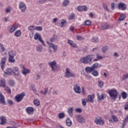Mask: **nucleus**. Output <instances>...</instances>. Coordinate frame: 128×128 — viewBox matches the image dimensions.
Returning a JSON list of instances; mask_svg holds the SVG:
<instances>
[{
	"label": "nucleus",
	"instance_id": "nucleus-1",
	"mask_svg": "<svg viewBox=\"0 0 128 128\" xmlns=\"http://www.w3.org/2000/svg\"><path fill=\"white\" fill-rule=\"evenodd\" d=\"M8 62H16V60H14V57L16 56V52L14 50H10L8 52Z\"/></svg>",
	"mask_w": 128,
	"mask_h": 128
},
{
	"label": "nucleus",
	"instance_id": "nucleus-2",
	"mask_svg": "<svg viewBox=\"0 0 128 128\" xmlns=\"http://www.w3.org/2000/svg\"><path fill=\"white\" fill-rule=\"evenodd\" d=\"M94 58V55H88V56L82 58V62H83V64H90Z\"/></svg>",
	"mask_w": 128,
	"mask_h": 128
},
{
	"label": "nucleus",
	"instance_id": "nucleus-3",
	"mask_svg": "<svg viewBox=\"0 0 128 128\" xmlns=\"http://www.w3.org/2000/svg\"><path fill=\"white\" fill-rule=\"evenodd\" d=\"M48 65L51 67L52 72H56L58 70V66L56 61L48 62Z\"/></svg>",
	"mask_w": 128,
	"mask_h": 128
},
{
	"label": "nucleus",
	"instance_id": "nucleus-4",
	"mask_svg": "<svg viewBox=\"0 0 128 128\" xmlns=\"http://www.w3.org/2000/svg\"><path fill=\"white\" fill-rule=\"evenodd\" d=\"M112 100H116L118 96V91L116 90H111L108 92Z\"/></svg>",
	"mask_w": 128,
	"mask_h": 128
},
{
	"label": "nucleus",
	"instance_id": "nucleus-5",
	"mask_svg": "<svg viewBox=\"0 0 128 128\" xmlns=\"http://www.w3.org/2000/svg\"><path fill=\"white\" fill-rule=\"evenodd\" d=\"M24 96H26V94L22 92V94H17L15 96V100L17 102H20Z\"/></svg>",
	"mask_w": 128,
	"mask_h": 128
},
{
	"label": "nucleus",
	"instance_id": "nucleus-6",
	"mask_svg": "<svg viewBox=\"0 0 128 128\" xmlns=\"http://www.w3.org/2000/svg\"><path fill=\"white\" fill-rule=\"evenodd\" d=\"M64 76L66 78H75L76 77V75H74V74L72 72H70V69L68 68H66V72L64 74Z\"/></svg>",
	"mask_w": 128,
	"mask_h": 128
},
{
	"label": "nucleus",
	"instance_id": "nucleus-7",
	"mask_svg": "<svg viewBox=\"0 0 128 128\" xmlns=\"http://www.w3.org/2000/svg\"><path fill=\"white\" fill-rule=\"evenodd\" d=\"M94 122L96 124H100V126H104V120H102V117L100 116L95 118Z\"/></svg>",
	"mask_w": 128,
	"mask_h": 128
},
{
	"label": "nucleus",
	"instance_id": "nucleus-8",
	"mask_svg": "<svg viewBox=\"0 0 128 128\" xmlns=\"http://www.w3.org/2000/svg\"><path fill=\"white\" fill-rule=\"evenodd\" d=\"M19 8L21 10L22 12H24L26 10V4H24L22 2H19Z\"/></svg>",
	"mask_w": 128,
	"mask_h": 128
},
{
	"label": "nucleus",
	"instance_id": "nucleus-9",
	"mask_svg": "<svg viewBox=\"0 0 128 128\" xmlns=\"http://www.w3.org/2000/svg\"><path fill=\"white\" fill-rule=\"evenodd\" d=\"M76 120L80 124H84L86 120L82 116L79 114L76 116Z\"/></svg>",
	"mask_w": 128,
	"mask_h": 128
},
{
	"label": "nucleus",
	"instance_id": "nucleus-10",
	"mask_svg": "<svg viewBox=\"0 0 128 128\" xmlns=\"http://www.w3.org/2000/svg\"><path fill=\"white\" fill-rule=\"evenodd\" d=\"M12 72L16 76H18L20 74V68L18 66H14L12 70Z\"/></svg>",
	"mask_w": 128,
	"mask_h": 128
},
{
	"label": "nucleus",
	"instance_id": "nucleus-11",
	"mask_svg": "<svg viewBox=\"0 0 128 128\" xmlns=\"http://www.w3.org/2000/svg\"><path fill=\"white\" fill-rule=\"evenodd\" d=\"M6 57L4 56L1 58V60L0 62V67L2 70H4V68L6 66Z\"/></svg>",
	"mask_w": 128,
	"mask_h": 128
},
{
	"label": "nucleus",
	"instance_id": "nucleus-12",
	"mask_svg": "<svg viewBox=\"0 0 128 128\" xmlns=\"http://www.w3.org/2000/svg\"><path fill=\"white\" fill-rule=\"evenodd\" d=\"M18 24H13L9 30L11 34L12 32H14L16 30H18Z\"/></svg>",
	"mask_w": 128,
	"mask_h": 128
},
{
	"label": "nucleus",
	"instance_id": "nucleus-13",
	"mask_svg": "<svg viewBox=\"0 0 128 128\" xmlns=\"http://www.w3.org/2000/svg\"><path fill=\"white\" fill-rule=\"evenodd\" d=\"M77 10L78 12H86L88 10V6H80L77 7Z\"/></svg>",
	"mask_w": 128,
	"mask_h": 128
},
{
	"label": "nucleus",
	"instance_id": "nucleus-14",
	"mask_svg": "<svg viewBox=\"0 0 128 128\" xmlns=\"http://www.w3.org/2000/svg\"><path fill=\"white\" fill-rule=\"evenodd\" d=\"M73 90L76 94H80L82 92L80 90V87L78 84L74 85Z\"/></svg>",
	"mask_w": 128,
	"mask_h": 128
},
{
	"label": "nucleus",
	"instance_id": "nucleus-15",
	"mask_svg": "<svg viewBox=\"0 0 128 128\" xmlns=\"http://www.w3.org/2000/svg\"><path fill=\"white\" fill-rule=\"evenodd\" d=\"M118 10H124L126 8V4L122 3V2H120L118 4Z\"/></svg>",
	"mask_w": 128,
	"mask_h": 128
},
{
	"label": "nucleus",
	"instance_id": "nucleus-16",
	"mask_svg": "<svg viewBox=\"0 0 128 128\" xmlns=\"http://www.w3.org/2000/svg\"><path fill=\"white\" fill-rule=\"evenodd\" d=\"M47 44H48L50 48H52L54 50V52H56L58 50V46L52 43H50L48 42H47Z\"/></svg>",
	"mask_w": 128,
	"mask_h": 128
},
{
	"label": "nucleus",
	"instance_id": "nucleus-17",
	"mask_svg": "<svg viewBox=\"0 0 128 128\" xmlns=\"http://www.w3.org/2000/svg\"><path fill=\"white\" fill-rule=\"evenodd\" d=\"M0 104H6V98L2 94V93L0 92Z\"/></svg>",
	"mask_w": 128,
	"mask_h": 128
},
{
	"label": "nucleus",
	"instance_id": "nucleus-18",
	"mask_svg": "<svg viewBox=\"0 0 128 128\" xmlns=\"http://www.w3.org/2000/svg\"><path fill=\"white\" fill-rule=\"evenodd\" d=\"M94 94H91V95H88V96L87 100L89 102H91L92 104L94 102Z\"/></svg>",
	"mask_w": 128,
	"mask_h": 128
},
{
	"label": "nucleus",
	"instance_id": "nucleus-19",
	"mask_svg": "<svg viewBox=\"0 0 128 128\" xmlns=\"http://www.w3.org/2000/svg\"><path fill=\"white\" fill-rule=\"evenodd\" d=\"M22 74L24 76H26L27 74H30V70L28 69H26V68H24V66H22Z\"/></svg>",
	"mask_w": 128,
	"mask_h": 128
},
{
	"label": "nucleus",
	"instance_id": "nucleus-20",
	"mask_svg": "<svg viewBox=\"0 0 128 128\" xmlns=\"http://www.w3.org/2000/svg\"><path fill=\"white\" fill-rule=\"evenodd\" d=\"M4 72L6 74H8V76H12V69L10 68H7Z\"/></svg>",
	"mask_w": 128,
	"mask_h": 128
},
{
	"label": "nucleus",
	"instance_id": "nucleus-21",
	"mask_svg": "<svg viewBox=\"0 0 128 128\" xmlns=\"http://www.w3.org/2000/svg\"><path fill=\"white\" fill-rule=\"evenodd\" d=\"M108 23H106V24H102L101 25V28L100 30H108Z\"/></svg>",
	"mask_w": 128,
	"mask_h": 128
},
{
	"label": "nucleus",
	"instance_id": "nucleus-22",
	"mask_svg": "<svg viewBox=\"0 0 128 128\" xmlns=\"http://www.w3.org/2000/svg\"><path fill=\"white\" fill-rule=\"evenodd\" d=\"M112 121L115 122H118V117H116V116L115 115H112V120H109V122H112Z\"/></svg>",
	"mask_w": 128,
	"mask_h": 128
},
{
	"label": "nucleus",
	"instance_id": "nucleus-23",
	"mask_svg": "<svg viewBox=\"0 0 128 128\" xmlns=\"http://www.w3.org/2000/svg\"><path fill=\"white\" fill-rule=\"evenodd\" d=\"M0 120H1L0 124H1L2 126L6 124V117L2 116H0Z\"/></svg>",
	"mask_w": 128,
	"mask_h": 128
},
{
	"label": "nucleus",
	"instance_id": "nucleus-24",
	"mask_svg": "<svg viewBox=\"0 0 128 128\" xmlns=\"http://www.w3.org/2000/svg\"><path fill=\"white\" fill-rule=\"evenodd\" d=\"M34 110V109L32 107H28L26 108V112L28 114H32V112H33Z\"/></svg>",
	"mask_w": 128,
	"mask_h": 128
},
{
	"label": "nucleus",
	"instance_id": "nucleus-25",
	"mask_svg": "<svg viewBox=\"0 0 128 128\" xmlns=\"http://www.w3.org/2000/svg\"><path fill=\"white\" fill-rule=\"evenodd\" d=\"M68 44H70V46H72V48H78V46H76V44L74 43L72 40H68Z\"/></svg>",
	"mask_w": 128,
	"mask_h": 128
},
{
	"label": "nucleus",
	"instance_id": "nucleus-26",
	"mask_svg": "<svg viewBox=\"0 0 128 128\" xmlns=\"http://www.w3.org/2000/svg\"><path fill=\"white\" fill-rule=\"evenodd\" d=\"M102 64H98V63H94L92 66V68L94 70H96V68H101Z\"/></svg>",
	"mask_w": 128,
	"mask_h": 128
},
{
	"label": "nucleus",
	"instance_id": "nucleus-27",
	"mask_svg": "<svg viewBox=\"0 0 128 128\" xmlns=\"http://www.w3.org/2000/svg\"><path fill=\"white\" fill-rule=\"evenodd\" d=\"M93 70L94 69L92 68V67L87 66L85 68V70L86 72H88V74H90V72H92Z\"/></svg>",
	"mask_w": 128,
	"mask_h": 128
},
{
	"label": "nucleus",
	"instance_id": "nucleus-28",
	"mask_svg": "<svg viewBox=\"0 0 128 128\" xmlns=\"http://www.w3.org/2000/svg\"><path fill=\"white\" fill-rule=\"evenodd\" d=\"M42 38V36L40 34L36 32L35 34V35L34 36V40H40Z\"/></svg>",
	"mask_w": 128,
	"mask_h": 128
},
{
	"label": "nucleus",
	"instance_id": "nucleus-29",
	"mask_svg": "<svg viewBox=\"0 0 128 128\" xmlns=\"http://www.w3.org/2000/svg\"><path fill=\"white\" fill-rule=\"evenodd\" d=\"M98 98V102H100V100H104V94H102V95H100V94H97Z\"/></svg>",
	"mask_w": 128,
	"mask_h": 128
},
{
	"label": "nucleus",
	"instance_id": "nucleus-30",
	"mask_svg": "<svg viewBox=\"0 0 128 128\" xmlns=\"http://www.w3.org/2000/svg\"><path fill=\"white\" fill-rule=\"evenodd\" d=\"M74 111V108L71 107L68 110V114L70 116H74V114H72Z\"/></svg>",
	"mask_w": 128,
	"mask_h": 128
},
{
	"label": "nucleus",
	"instance_id": "nucleus-31",
	"mask_svg": "<svg viewBox=\"0 0 128 128\" xmlns=\"http://www.w3.org/2000/svg\"><path fill=\"white\" fill-rule=\"evenodd\" d=\"M0 86L6 88V80L3 78L0 80Z\"/></svg>",
	"mask_w": 128,
	"mask_h": 128
},
{
	"label": "nucleus",
	"instance_id": "nucleus-32",
	"mask_svg": "<svg viewBox=\"0 0 128 128\" xmlns=\"http://www.w3.org/2000/svg\"><path fill=\"white\" fill-rule=\"evenodd\" d=\"M66 124L68 126H70L72 123V120H70V118H67L66 120Z\"/></svg>",
	"mask_w": 128,
	"mask_h": 128
},
{
	"label": "nucleus",
	"instance_id": "nucleus-33",
	"mask_svg": "<svg viewBox=\"0 0 128 128\" xmlns=\"http://www.w3.org/2000/svg\"><path fill=\"white\" fill-rule=\"evenodd\" d=\"M21 35H22V32H20V30H17L14 33V36H16V38H18V36H20Z\"/></svg>",
	"mask_w": 128,
	"mask_h": 128
},
{
	"label": "nucleus",
	"instance_id": "nucleus-34",
	"mask_svg": "<svg viewBox=\"0 0 128 128\" xmlns=\"http://www.w3.org/2000/svg\"><path fill=\"white\" fill-rule=\"evenodd\" d=\"M48 92V88H44V92L42 90H41L40 92V94H44V96H46V94Z\"/></svg>",
	"mask_w": 128,
	"mask_h": 128
},
{
	"label": "nucleus",
	"instance_id": "nucleus-35",
	"mask_svg": "<svg viewBox=\"0 0 128 128\" xmlns=\"http://www.w3.org/2000/svg\"><path fill=\"white\" fill-rule=\"evenodd\" d=\"M70 4V0H64L62 2L63 6H68Z\"/></svg>",
	"mask_w": 128,
	"mask_h": 128
},
{
	"label": "nucleus",
	"instance_id": "nucleus-36",
	"mask_svg": "<svg viewBox=\"0 0 128 128\" xmlns=\"http://www.w3.org/2000/svg\"><path fill=\"white\" fill-rule=\"evenodd\" d=\"M66 21L64 19H62L61 20V28H64V26H66Z\"/></svg>",
	"mask_w": 128,
	"mask_h": 128
},
{
	"label": "nucleus",
	"instance_id": "nucleus-37",
	"mask_svg": "<svg viewBox=\"0 0 128 128\" xmlns=\"http://www.w3.org/2000/svg\"><path fill=\"white\" fill-rule=\"evenodd\" d=\"M64 116H66V114H64V112H60L58 114V117L60 119L64 118Z\"/></svg>",
	"mask_w": 128,
	"mask_h": 128
},
{
	"label": "nucleus",
	"instance_id": "nucleus-38",
	"mask_svg": "<svg viewBox=\"0 0 128 128\" xmlns=\"http://www.w3.org/2000/svg\"><path fill=\"white\" fill-rule=\"evenodd\" d=\"M82 106H86V102H88V98H82Z\"/></svg>",
	"mask_w": 128,
	"mask_h": 128
},
{
	"label": "nucleus",
	"instance_id": "nucleus-39",
	"mask_svg": "<svg viewBox=\"0 0 128 128\" xmlns=\"http://www.w3.org/2000/svg\"><path fill=\"white\" fill-rule=\"evenodd\" d=\"M125 18H126V15L124 14H121L120 18H118V20H120V22H122V20H124Z\"/></svg>",
	"mask_w": 128,
	"mask_h": 128
},
{
	"label": "nucleus",
	"instance_id": "nucleus-40",
	"mask_svg": "<svg viewBox=\"0 0 128 128\" xmlns=\"http://www.w3.org/2000/svg\"><path fill=\"white\" fill-rule=\"evenodd\" d=\"M92 74H93L94 76H98V70H94L92 71Z\"/></svg>",
	"mask_w": 128,
	"mask_h": 128
},
{
	"label": "nucleus",
	"instance_id": "nucleus-41",
	"mask_svg": "<svg viewBox=\"0 0 128 128\" xmlns=\"http://www.w3.org/2000/svg\"><path fill=\"white\" fill-rule=\"evenodd\" d=\"M92 42L95 43L98 42V38L97 37H93L92 39Z\"/></svg>",
	"mask_w": 128,
	"mask_h": 128
},
{
	"label": "nucleus",
	"instance_id": "nucleus-42",
	"mask_svg": "<svg viewBox=\"0 0 128 128\" xmlns=\"http://www.w3.org/2000/svg\"><path fill=\"white\" fill-rule=\"evenodd\" d=\"M34 104L35 106H38L40 104V100H34Z\"/></svg>",
	"mask_w": 128,
	"mask_h": 128
},
{
	"label": "nucleus",
	"instance_id": "nucleus-43",
	"mask_svg": "<svg viewBox=\"0 0 128 128\" xmlns=\"http://www.w3.org/2000/svg\"><path fill=\"white\" fill-rule=\"evenodd\" d=\"M123 100H126L128 98V94L126 92H122V94Z\"/></svg>",
	"mask_w": 128,
	"mask_h": 128
},
{
	"label": "nucleus",
	"instance_id": "nucleus-44",
	"mask_svg": "<svg viewBox=\"0 0 128 128\" xmlns=\"http://www.w3.org/2000/svg\"><path fill=\"white\" fill-rule=\"evenodd\" d=\"M98 86L100 88H102V86H104V82L99 80L98 81Z\"/></svg>",
	"mask_w": 128,
	"mask_h": 128
},
{
	"label": "nucleus",
	"instance_id": "nucleus-45",
	"mask_svg": "<svg viewBox=\"0 0 128 128\" xmlns=\"http://www.w3.org/2000/svg\"><path fill=\"white\" fill-rule=\"evenodd\" d=\"M58 36L56 35H54L50 39V42H53L56 40Z\"/></svg>",
	"mask_w": 128,
	"mask_h": 128
},
{
	"label": "nucleus",
	"instance_id": "nucleus-46",
	"mask_svg": "<svg viewBox=\"0 0 128 128\" xmlns=\"http://www.w3.org/2000/svg\"><path fill=\"white\" fill-rule=\"evenodd\" d=\"M84 24L85 26H90V24H92V22H90V20H87L84 22Z\"/></svg>",
	"mask_w": 128,
	"mask_h": 128
},
{
	"label": "nucleus",
	"instance_id": "nucleus-47",
	"mask_svg": "<svg viewBox=\"0 0 128 128\" xmlns=\"http://www.w3.org/2000/svg\"><path fill=\"white\" fill-rule=\"evenodd\" d=\"M42 46H38L36 47V50L38 52H42Z\"/></svg>",
	"mask_w": 128,
	"mask_h": 128
},
{
	"label": "nucleus",
	"instance_id": "nucleus-48",
	"mask_svg": "<svg viewBox=\"0 0 128 128\" xmlns=\"http://www.w3.org/2000/svg\"><path fill=\"white\" fill-rule=\"evenodd\" d=\"M108 50V46H104L102 48V52H104V53L106 52V50Z\"/></svg>",
	"mask_w": 128,
	"mask_h": 128
},
{
	"label": "nucleus",
	"instance_id": "nucleus-49",
	"mask_svg": "<svg viewBox=\"0 0 128 128\" xmlns=\"http://www.w3.org/2000/svg\"><path fill=\"white\" fill-rule=\"evenodd\" d=\"M128 74H126L123 76L122 78V80H128Z\"/></svg>",
	"mask_w": 128,
	"mask_h": 128
},
{
	"label": "nucleus",
	"instance_id": "nucleus-50",
	"mask_svg": "<svg viewBox=\"0 0 128 128\" xmlns=\"http://www.w3.org/2000/svg\"><path fill=\"white\" fill-rule=\"evenodd\" d=\"M102 6L104 10H107V12H110V10L108 9V6L106 4H102Z\"/></svg>",
	"mask_w": 128,
	"mask_h": 128
},
{
	"label": "nucleus",
	"instance_id": "nucleus-51",
	"mask_svg": "<svg viewBox=\"0 0 128 128\" xmlns=\"http://www.w3.org/2000/svg\"><path fill=\"white\" fill-rule=\"evenodd\" d=\"M35 30H38V32H42V27L40 26H36Z\"/></svg>",
	"mask_w": 128,
	"mask_h": 128
},
{
	"label": "nucleus",
	"instance_id": "nucleus-52",
	"mask_svg": "<svg viewBox=\"0 0 128 128\" xmlns=\"http://www.w3.org/2000/svg\"><path fill=\"white\" fill-rule=\"evenodd\" d=\"M74 18V13L71 14L69 16V20H72Z\"/></svg>",
	"mask_w": 128,
	"mask_h": 128
},
{
	"label": "nucleus",
	"instance_id": "nucleus-53",
	"mask_svg": "<svg viewBox=\"0 0 128 128\" xmlns=\"http://www.w3.org/2000/svg\"><path fill=\"white\" fill-rule=\"evenodd\" d=\"M0 51L4 52V45L2 44H0Z\"/></svg>",
	"mask_w": 128,
	"mask_h": 128
},
{
	"label": "nucleus",
	"instance_id": "nucleus-54",
	"mask_svg": "<svg viewBox=\"0 0 128 128\" xmlns=\"http://www.w3.org/2000/svg\"><path fill=\"white\" fill-rule=\"evenodd\" d=\"M9 84L10 86H14V81L10 80L9 81Z\"/></svg>",
	"mask_w": 128,
	"mask_h": 128
},
{
	"label": "nucleus",
	"instance_id": "nucleus-55",
	"mask_svg": "<svg viewBox=\"0 0 128 128\" xmlns=\"http://www.w3.org/2000/svg\"><path fill=\"white\" fill-rule=\"evenodd\" d=\"M7 102H8L10 106H12L14 105V102L12 100H8Z\"/></svg>",
	"mask_w": 128,
	"mask_h": 128
},
{
	"label": "nucleus",
	"instance_id": "nucleus-56",
	"mask_svg": "<svg viewBox=\"0 0 128 128\" xmlns=\"http://www.w3.org/2000/svg\"><path fill=\"white\" fill-rule=\"evenodd\" d=\"M76 112H78L79 114H80L82 112V110L80 108H77L76 109Z\"/></svg>",
	"mask_w": 128,
	"mask_h": 128
},
{
	"label": "nucleus",
	"instance_id": "nucleus-57",
	"mask_svg": "<svg viewBox=\"0 0 128 128\" xmlns=\"http://www.w3.org/2000/svg\"><path fill=\"white\" fill-rule=\"evenodd\" d=\"M28 29L29 30H36V28H34V26H30L29 27H28Z\"/></svg>",
	"mask_w": 128,
	"mask_h": 128
},
{
	"label": "nucleus",
	"instance_id": "nucleus-58",
	"mask_svg": "<svg viewBox=\"0 0 128 128\" xmlns=\"http://www.w3.org/2000/svg\"><path fill=\"white\" fill-rule=\"evenodd\" d=\"M6 90H7L8 94H12V90H10V88L8 86H6Z\"/></svg>",
	"mask_w": 128,
	"mask_h": 128
},
{
	"label": "nucleus",
	"instance_id": "nucleus-59",
	"mask_svg": "<svg viewBox=\"0 0 128 128\" xmlns=\"http://www.w3.org/2000/svg\"><path fill=\"white\" fill-rule=\"evenodd\" d=\"M96 58H98V60H102V58H103L102 56H101L98 54L96 55Z\"/></svg>",
	"mask_w": 128,
	"mask_h": 128
},
{
	"label": "nucleus",
	"instance_id": "nucleus-60",
	"mask_svg": "<svg viewBox=\"0 0 128 128\" xmlns=\"http://www.w3.org/2000/svg\"><path fill=\"white\" fill-rule=\"evenodd\" d=\"M82 96H86V91H84V88L82 87Z\"/></svg>",
	"mask_w": 128,
	"mask_h": 128
},
{
	"label": "nucleus",
	"instance_id": "nucleus-61",
	"mask_svg": "<svg viewBox=\"0 0 128 128\" xmlns=\"http://www.w3.org/2000/svg\"><path fill=\"white\" fill-rule=\"evenodd\" d=\"M76 38L78 40H84V38L80 36H78Z\"/></svg>",
	"mask_w": 128,
	"mask_h": 128
},
{
	"label": "nucleus",
	"instance_id": "nucleus-62",
	"mask_svg": "<svg viewBox=\"0 0 128 128\" xmlns=\"http://www.w3.org/2000/svg\"><path fill=\"white\" fill-rule=\"evenodd\" d=\"M116 4L114 2L112 3L111 4V8L114 10V6H115Z\"/></svg>",
	"mask_w": 128,
	"mask_h": 128
},
{
	"label": "nucleus",
	"instance_id": "nucleus-63",
	"mask_svg": "<svg viewBox=\"0 0 128 128\" xmlns=\"http://www.w3.org/2000/svg\"><path fill=\"white\" fill-rule=\"evenodd\" d=\"M124 109L126 110H128V102H127L126 103V104L124 105Z\"/></svg>",
	"mask_w": 128,
	"mask_h": 128
},
{
	"label": "nucleus",
	"instance_id": "nucleus-64",
	"mask_svg": "<svg viewBox=\"0 0 128 128\" xmlns=\"http://www.w3.org/2000/svg\"><path fill=\"white\" fill-rule=\"evenodd\" d=\"M6 14H10V8H8L6 10Z\"/></svg>",
	"mask_w": 128,
	"mask_h": 128
}]
</instances>
